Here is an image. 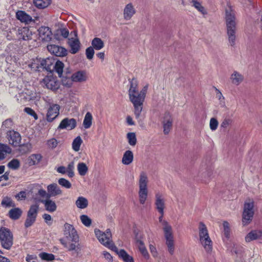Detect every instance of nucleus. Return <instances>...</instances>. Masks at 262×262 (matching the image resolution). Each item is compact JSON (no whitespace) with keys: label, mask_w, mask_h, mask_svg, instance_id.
<instances>
[{"label":"nucleus","mask_w":262,"mask_h":262,"mask_svg":"<svg viewBox=\"0 0 262 262\" xmlns=\"http://www.w3.org/2000/svg\"><path fill=\"white\" fill-rule=\"evenodd\" d=\"M218 121L214 118H212L210 120V128L212 130H215L218 126Z\"/></svg>","instance_id":"nucleus-57"},{"label":"nucleus","mask_w":262,"mask_h":262,"mask_svg":"<svg viewBox=\"0 0 262 262\" xmlns=\"http://www.w3.org/2000/svg\"><path fill=\"white\" fill-rule=\"evenodd\" d=\"M77 170L78 171L79 174L80 176H84L86 173L88 168L86 164L84 163H79L77 165Z\"/></svg>","instance_id":"nucleus-44"},{"label":"nucleus","mask_w":262,"mask_h":262,"mask_svg":"<svg viewBox=\"0 0 262 262\" xmlns=\"http://www.w3.org/2000/svg\"><path fill=\"white\" fill-rule=\"evenodd\" d=\"M136 245L137 246L139 251L142 254V255L145 258H148L149 255L143 241H142L141 239L137 238L136 239Z\"/></svg>","instance_id":"nucleus-25"},{"label":"nucleus","mask_w":262,"mask_h":262,"mask_svg":"<svg viewBox=\"0 0 262 262\" xmlns=\"http://www.w3.org/2000/svg\"><path fill=\"white\" fill-rule=\"evenodd\" d=\"M50 100L47 101V114L46 118L48 122H51L59 115L60 107L59 105L51 103Z\"/></svg>","instance_id":"nucleus-9"},{"label":"nucleus","mask_w":262,"mask_h":262,"mask_svg":"<svg viewBox=\"0 0 262 262\" xmlns=\"http://www.w3.org/2000/svg\"><path fill=\"white\" fill-rule=\"evenodd\" d=\"M16 18L21 22L29 24L32 21V17L24 11H18L16 13Z\"/></svg>","instance_id":"nucleus-23"},{"label":"nucleus","mask_w":262,"mask_h":262,"mask_svg":"<svg viewBox=\"0 0 262 262\" xmlns=\"http://www.w3.org/2000/svg\"><path fill=\"white\" fill-rule=\"evenodd\" d=\"M59 33L63 38H67L69 35V30L66 28H60L58 30Z\"/></svg>","instance_id":"nucleus-63"},{"label":"nucleus","mask_w":262,"mask_h":262,"mask_svg":"<svg viewBox=\"0 0 262 262\" xmlns=\"http://www.w3.org/2000/svg\"><path fill=\"white\" fill-rule=\"evenodd\" d=\"M42 217L44 219L46 223L49 225L50 226L52 224L53 220L51 217V216L47 213H45L42 215Z\"/></svg>","instance_id":"nucleus-59"},{"label":"nucleus","mask_w":262,"mask_h":262,"mask_svg":"<svg viewBox=\"0 0 262 262\" xmlns=\"http://www.w3.org/2000/svg\"><path fill=\"white\" fill-rule=\"evenodd\" d=\"M147 183L148 178L145 172L142 171L140 173L139 181V197L141 204H144L147 198Z\"/></svg>","instance_id":"nucleus-6"},{"label":"nucleus","mask_w":262,"mask_h":262,"mask_svg":"<svg viewBox=\"0 0 262 262\" xmlns=\"http://www.w3.org/2000/svg\"><path fill=\"white\" fill-rule=\"evenodd\" d=\"M1 205L4 208L14 207L16 205L12 198L9 196H4L3 197Z\"/></svg>","instance_id":"nucleus-31"},{"label":"nucleus","mask_w":262,"mask_h":262,"mask_svg":"<svg viewBox=\"0 0 262 262\" xmlns=\"http://www.w3.org/2000/svg\"><path fill=\"white\" fill-rule=\"evenodd\" d=\"M18 150L22 154H26L30 151L31 147V145L29 143H27L23 144H19Z\"/></svg>","instance_id":"nucleus-46"},{"label":"nucleus","mask_w":262,"mask_h":262,"mask_svg":"<svg viewBox=\"0 0 262 262\" xmlns=\"http://www.w3.org/2000/svg\"><path fill=\"white\" fill-rule=\"evenodd\" d=\"M43 82L47 88L53 91L57 90L59 88V82L53 78L46 77L43 79Z\"/></svg>","instance_id":"nucleus-17"},{"label":"nucleus","mask_w":262,"mask_h":262,"mask_svg":"<svg viewBox=\"0 0 262 262\" xmlns=\"http://www.w3.org/2000/svg\"><path fill=\"white\" fill-rule=\"evenodd\" d=\"M41 203L44 205L46 210L50 212H53L56 210L57 205L54 201L47 199L42 200Z\"/></svg>","instance_id":"nucleus-24"},{"label":"nucleus","mask_w":262,"mask_h":262,"mask_svg":"<svg viewBox=\"0 0 262 262\" xmlns=\"http://www.w3.org/2000/svg\"><path fill=\"white\" fill-rule=\"evenodd\" d=\"M129 88L128 96L130 101L133 104L143 103L148 88L147 84L139 92L138 90V81L137 79H129Z\"/></svg>","instance_id":"nucleus-1"},{"label":"nucleus","mask_w":262,"mask_h":262,"mask_svg":"<svg viewBox=\"0 0 262 262\" xmlns=\"http://www.w3.org/2000/svg\"><path fill=\"white\" fill-rule=\"evenodd\" d=\"M60 241L61 243L67 248L69 251L76 250V248H78V243L73 242L71 243L69 241H66L64 239H60Z\"/></svg>","instance_id":"nucleus-38"},{"label":"nucleus","mask_w":262,"mask_h":262,"mask_svg":"<svg viewBox=\"0 0 262 262\" xmlns=\"http://www.w3.org/2000/svg\"><path fill=\"white\" fill-rule=\"evenodd\" d=\"M39 38L44 41H49L52 38V32L51 29L48 27L41 26L38 30Z\"/></svg>","instance_id":"nucleus-15"},{"label":"nucleus","mask_w":262,"mask_h":262,"mask_svg":"<svg viewBox=\"0 0 262 262\" xmlns=\"http://www.w3.org/2000/svg\"><path fill=\"white\" fill-rule=\"evenodd\" d=\"M14 31H16V33L18 34L17 37L19 39L23 40H28L31 37V32L29 31V29L27 27H23L20 29H18L16 31L15 30Z\"/></svg>","instance_id":"nucleus-21"},{"label":"nucleus","mask_w":262,"mask_h":262,"mask_svg":"<svg viewBox=\"0 0 262 262\" xmlns=\"http://www.w3.org/2000/svg\"><path fill=\"white\" fill-rule=\"evenodd\" d=\"M23 213L22 210L18 207H13L8 212L9 217L13 220H17L20 218Z\"/></svg>","instance_id":"nucleus-26"},{"label":"nucleus","mask_w":262,"mask_h":262,"mask_svg":"<svg viewBox=\"0 0 262 262\" xmlns=\"http://www.w3.org/2000/svg\"><path fill=\"white\" fill-rule=\"evenodd\" d=\"M7 136L9 143L14 147H17L20 143L21 138L20 134L14 130L7 132Z\"/></svg>","instance_id":"nucleus-13"},{"label":"nucleus","mask_w":262,"mask_h":262,"mask_svg":"<svg viewBox=\"0 0 262 262\" xmlns=\"http://www.w3.org/2000/svg\"><path fill=\"white\" fill-rule=\"evenodd\" d=\"M77 125V122L74 118H65L61 120L57 127V129H67L71 130L74 129Z\"/></svg>","instance_id":"nucleus-12"},{"label":"nucleus","mask_w":262,"mask_h":262,"mask_svg":"<svg viewBox=\"0 0 262 262\" xmlns=\"http://www.w3.org/2000/svg\"><path fill=\"white\" fill-rule=\"evenodd\" d=\"M73 33L75 37H72L69 39L68 43L71 47V49H79L80 48V42L78 38L77 37V34L75 31L71 32V34Z\"/></svg>","instance_id":"nucleus-29"},{"label":"nucleus","mask_w":262,"mask_h":262,"mask_svg":"<svg viewBox=\"0 0 262 262\" xmlns=\"http://www.w3.org/2000/svg\"><path fill=\"white\" fill-rule=\"evenodd\" d=\"M39 206L37 205H31L27 212V219L25 222V226L28 228L35 222L38 212Z\"/></svg>","instance_id":"nucleus-11"},{"label":"nucleus","mask_w":262,"mask_h":262,"mask_svg":"<svg viewBox=\"0 0 262 262\" xmlns=\"http://www.w3.org/2000/svg\"><path fill=\"white\" fill-rule=\"evenodd\" d=\"M163 225L164 237L166 239V245L167 247L168 251L170 255H173L174 252V245L172 228L166 221L163 222Z\"/></svg>","instance_id":"nucleus-7"},{"label":"nucleus","mask_w":262,"mask_h":262,"mask_svg":"<svg viewBox=\"0 0 262 262\" xmlns=\"http://www.w3.org/2000/svg\"><path fill=\"white\" fill-rule=\"evenodd\" d=\"M64 64L60 61H57L53 66V71L58 74L59 77H62Z\"/></svg>","instance_id":"nucleus-42"},{"label":"nucleus","mask_w":262,"mask_h":262,"mask_svg":"<svg viewBox=\"0 0 262 262\" xmlns=\"http://www.w3.org/2000/svg\"><path fill=\"white\" fill-rule=\"evenodd\" d=\"M33 3L36 7L43 9L51 4V0H33Z\"/></svg>","instance_id":"nucleus-41"},{"label":"nucleus","mask_w":262,"mask_h":262,"mask_svg":"<svg viewBox=\"0 0 262 262\" xmlns=\"http://www.w3.org/2000/svg\"><path fill=\"white\" fill-rule=\"evenodd\" d=\"M13 125V122L11 119H7L5 120L2 124V128L3 130L6 129L11 128Z\"/></svg>","instance_id":"nucleus-51"},{"label":"nucleus","mask_w":262,"mask_h":262,"mask_svg":"<svg viewBox=\"0 0 262 262\" xmlns=\"http://www.w3.org/2000/svg\"><path fill=\"white\" fill-rule=\"evenodd\" d=\"M72 80L75 82H82L86 81L88 76L85 71H79L73 73L72 76Z\"/></svg>","instance_id":"nucleus-19"},{"label":"nucleus","mask_w":262,"mask_h":262,"mask_svg":"<svg viewBox=\"0 0 262 262\" xmlns=\"http://www.w3.org/2000/svg\"><path fill=\"white\" fill-rule=\"evenodd\" d=\"M15 198L17 201L25 200L26 198V192L25 191H21L15 195Z\"/></svg>","instance_id":"nucleus-61"},{"label":"nucleus","mask_w":262,"mask_h":262,"mask_svg":"<svg viewBox=\"0 0 262 262\" xmlns=\"http://www.w3.org/2000/svg\"><path fill=\"white\" fill-rule=\"evenodd\" d=\"M95 234L101 244L113 251H117V247L111 239L112 234L110 229H107L105 232H102L99 229H96Z\"/></svg>","instance_id":"nucleus-3"},{"label":"nucleus","mask_w":262,"mask_h":262,"mask_svg":"<svg viewBox=\"0 0 262 262\" xmlns=\"http://www.w3.org/2000/svg\"><path fill=\"white\" fill-rule=\"evenodd\" d=\"M119 255V257L121 258L124 262H134L133 257L129 255L123 249L115 251Z\"/></svg>","instance_id":"nucleus-27"},{"label":"nucleus","mask_w":262,"mask_h":262,"mask_svg":"<svg viewBox=\"0 0 262 262\" xmlns=\"http://www.w3.org/2000/svg\"><path fill=\"white\" fill-rule=\"evenodd\" d=\"M40 67L46 71L52 73L53 71L54 65L51 63L50 59H42L40 63Z\"/></svg>","instance_id":"nucleus-36"},{"label":"nucleus","mask_w":262,"mask_h":262,"mask_svg":"<svg viewBox=\"0 0 262 262\" xmlns=\"http://www.w3.org/2000/svg\"><path fill=\"white\" fill-rule=\"evenodd\" d=\"M20 166V163L17 159H13L8 163V166L12 169H16Z\"/></svg>","instance_id":"nucleus-53"},{"label":"nucleus","mask_w":262,"mask_h":262,"mask_svg":"<svg viewBox=\"0 0 262 262\" xmlns=\"http://www.w3.org/2000/svg\"><path fill=\"white\" fill-rule=\"evenodd\" d=\"M162 123L164 134L165 135L168 134L172 128L173 124V118L169 113H166L164 114Z\"/></svg>","instance_id":"nucleus-14"},{"label":"nucleus","mask_w":262,"mask_h":262,"mask_svg":"<svg viewBox=\"0 0 262 262\" xmlns=\"http://www.w3.org/2000/svg\"><path fill=\"white\" fill-rule=\"evenodd\" d=\"M93 117L90 112H87L84 116L83 125L85 129L90 128L92 124Z\"/></svg>","instance_id":"nucleus-39"},{"label":"nucleus","mask_w":262,"mask_h":262,"mask_svg":"<svg viewBox=\"0 0 262 262\" xmlns=\"http://www.w3.org/2000/svg\"><path fill=\"white\" fill-rule=\"evenodd\" d=\"M149 250L153 257H156L158 256V254L155 246L150 245Z\"/></svg>","instance_id":"nucleus-64"},{"label":"nucleus","mask_w":262,"mask_h":262,"mask_svg":"<svg viewBox=\"0 0 262 262\" xmlns=\"http://www.w3.org/2000/svg\"><path fill=\"white\" fill-rule=\"evenodd\" d=\"M223 225L224 227V235L227 239H229L230 233L229 224L227 221H225L223 222Z\"/></svg>","instance_id":"nucleus-50"},{"label":"nucleus","mask_w":262,"mask_h":262,"mask_svg":"<svg viewBox=\"0 0 262 262\" xmlns=\"http://www.w3.org/2000/svg\"><path fill=\"white\" fill-rule=\"evenodd\" d=\"M39 257L43 260L51 261L55 259V256L51 253L42 252L39 254Z\"/></svg>","instance_id":"nucleus-49"},{"label":"nucleus","mask_w":262,"mask_h":262,"mask_svg":"<svg viewBox=\"0 0 262 262\" xmlns=\"http://www.w3.org/2000/svg\"><path fill=\"white\" fill-rule=\"evenodd\" d=\"M68 50H52V53L57 56L63 57L67 55Z\"/></svg>","instance_id":"nucleus-60"},{"label":"nucleus","mask_w":262,"mask_h":262,"mask_svg":"<svg viewBox=\"0 0 262 262\" xmlns=\"http://www.w3.org/2000/svg\"><path fill=\"white\" fill-rule=\"evenodd\" d=\"M199 229L200 243L207 252H211L212 250V242L209 237L206 225L203 222H200Z\"/></svg>","instance_id":"nucleus-4"},{"label":"nucleus","mask_w":262,"mask_h":262,"mask_svg":"<svg viewBox=\"0 0 262 262\" xmlns=\"http://www.w3.org/2000/svg\"><path fill=\"white\" fill-rule=\"evenodd\" d=\"M30 163L32 165H35L41 161L42 156L40 154H33L30 156Z\"/></svg>","instance_id":"nucleus-48"},{"label":"nucleus","mask_w":262,"mask_h":262,"mask_svg":"<svg viewBox=\"0 0 262 262\" xmlns=\"http://www.w3.org/2000/svg\"><path fill=\"white\" fill-rule=\"evenodd\" d=\"M24 111L28 114L30 116L33 117L34 119L37 120L38 119V116L35 112L30 107H25L24 109Z\"/></svg>","instance_id":"nucleus-56"},{"label":"nucleus","mask_w":262,"mask_h":262,"mask_svg":"<svg viewBox=\"0 0 262 262\" xmlns=\"http://www.w3.org/2000/svg\"><path fill=\"white\" fill-rule=\"evenodd\" d=\"M64 235V237L62 239H65L66 241L75 243H78L79 241V236L77 231L72 225L65 224Z\"/></svg>","instance_id":"nucleus-10"},{"label":"nucleus","mask_w":262,"mask_h":262,"mask_svg":"<svg viewBox=\"0 0 262 262\" xmlns=\"http://www.w3.org/2000/svg\"><path fill=\"white\" fill-rule=\"evenodd\" d=\"M156 208L160 214H164V209L165 208V200L162 194L160 192H157L155 195Z\"/></svg>","instance_id":"nucleus-16"},{"label":"nucleus","mask_w":262,"mask_h":262,"mask_svg":"<svg viewBox=\"0 0 262 262\" xmlns=\"http://www.w3.org/2000/svg\"><path fill=\"white\" fill-rule=\"evenodd\" d=\"M134 107V114L136 119L138 120L139 122L141 121V113L143 110V103L133 104Z\"/></svg>","instance_id":"nucleus-37"},{"label":"nucleus","mask_w":262,"mask_h":262,"mask_svg":"<svg viewBox=\"0 0 262 262\" xmlns=\"http://www.w3.org/2000/svg\"><path fill=\"white\" fill-rule=\"evenodd\" d=\"M192 6H193L199 12H200L203 15H206L207 14V12L205 8L202 5L200 0H196L192 2Z\"/></svg>","instance_id":"nucleus-40"},{"label":"nucleus","mask_w":262,"mask_h":262,"mask_svg":"<svg viewBox=\"0 0 262 262\" xmlns=\"http://www.w3.org/2000/svg\"><path fill=\"white\" fill-rule=\"evenodd\" d=\"M48 195L50 197L62 194V191L56 183H52L47 186Z\"/></svg>","instance_id":"nucleus-18"},{"label":"nucleus","mask_w":262,"mask_h":262,"mask_svg":"<svg viewBox=\"0 0 262 262\" xmlns=\"http://www.w3.org/2000/svg\"><path fill=\"white\" fill-rule=\"evenodd\" d=\"M82 143V140L80 136H78L75 138L72 142L73 149L75 151H79Z\"/></svg>","instance_id":"nucleus-43"},{"label":"nucleus","mask_w":262,"mask_h":262,"mask_svg":"<svg viewBox=\"0 0 262 262\" xmlns=\"http://www.w3.org/2000/svg\"><path fill=\"white\" fill-rule=\"evenodd\" d=\"M254 202L253 201L246 202L244 204L242 215V222L244 226L249 224L254 215Z\"/></svg>","instance_id":"nucleus-8"},{"label":"nucleus","mask_w":262,"mask_h":262,"mask_svg":"<svg viewBox=\"0 0 262 262\" xmlns=\"http://www.w3.org/2000/svg\"><path fill=\"white\" fill-rule=\"evenodd\" d=\"M230 79L233 84L238 85L243 81L244 76L238 72L234 71L231 74Z\"/></svg>","instance_id":"nucleus-28"},{"label":"nucleus","mask_w":262,"mask_h":262,"mask_svg":"<svg viewBox=\"0 0 262 262\" xmlns=\"http://www.w3.org/2000/svg\"><path fill=\"white\" fill-rule=\"evenodd\" d=\"M80 220L83 225L86 227H89L92 224V221L86 215H82L80 216Z\"/></svg>","instance_id":"nucleus-54"},{"label":"nucleus","mask_w":262,"mask_h":262,"mask_svg":"<svg viewBox=\"0 0 262 262\" xmlns=\"http://www.w3.org/2000/svg\"><path fill=\"white\" fill-rule=\"evenodd\" d=\"M58 144V142L54 138L51 139L47 141V145L50 148H55Z\"/></svg>","instance_id":"nucleus-55"},{"label":"nucleus","mask_w":262,"mask_h":262,"mask_svg":"<svg viewBox=\"0 0 262 262\" xmlns=\"http://www.w3.org/2000/svg\"><path fill=\"white\" fill-rule=\"evenodd\" d=\"M0 242L3 248L10 250L13 244V235L7 228H0Z\"/></svg>","instance_id":"nucleus-5"},{"label":"nucleus","mask_w":262,"mask_h":262,"mask_svg":"<svg viewBox=\"0 0 262 262\" xmlns=\"http://www.w3.org/2000/svg\"><path fill=\"white\" fill-rule=\"evenodd\" d=\"M92 47H88L86 49H101L104 47V42L98 37L94 38L92 41Z\"/></svg>","instance_id":"nucleus-32"},{"label":"nucleus","mask_w":262,"mask_h":262,"mask_svg":"<svg viewBox=\"0 0 262 262\" xmlns=\"http://www.w3.org/2000/svg\"><path fill=\"white\" fill-rule=\"evenodd\" d=\"M74 168V162H71L70 163L67 168H66V172L68 173V176L70 178H72L74 176V172L73 171Z\"/></svg>","instance_id":"nucleus-52"},{"label":"nucleus","mask_w":262,"mask_h":262,"mask_svg":"<svg viewBox=\"0 0 262 262\" xmlns=\"http://www.w3.org/2000/svg\"><path fill=\"white\" fill-rule=\"evenodd\" d=\"M11 152V148L7 145L0 144V160L4 159L7 154Z\"/></svg>","instance_id":"nucleus-34"},{"label":"nucleus","mask_w":262,"mask_h":262,"mask_svg":"<svg viewBox=\"0 0 262 262\" xmlns=\"http://www.w3.org/2000/svg\"><path fill=\"white\" fill-rule=\"evenodd\" d=\"M243 251V247L241 246H234L232 252L235 253L236 254H240Z\"/></svg>","instance_id":"nucleus-62"},{"label":"nucleus","mask_w":262,"mask_h":262,"mask_svg":"<svg viewBox=\"0 0 262 262\" xmlns=\"http://www.w3.org/2000/svg\"><path fill=\"white\" fill-rule=\"evenodd\" d=\"M134 155L131 150H126L123 154L122 162L124 165H129L133 161Z\"/></svg>","instance_id":"nucleus-30"},{"label":"nucleus","mask_w":262,"mask_h":262,"mask_svg":"<svg viewBox=\"0 0 262 262\" xmlns=\"http://www.w3.org/2000/svg\"><path fill=\"white\" fill-rule=\"evenodd\" d=\"M58 183L61 187L66 189H70L72 187V184L68 180L64 178H60L58 180Z\"/></svg>","instance_id":"nucleus-45"},{"label":"nucleus","mask_w":262,"mask_h":262,"mask_svg":"<svg viewBox=\"0 0 262 262\" xmlns=\"http://www.w3.org/2000/svg\"><path fill=\"white\" fill-rule=\"evenodd\" d=\"M135 13L136 10L134 9L133 5L131 3H129L125 6L124 9V18L126 20L130 19V18L135 14Z\"/></svg>","instance_id":"nucleus-22"},{"label":"nucleus","mask_w":262,"mask_h":262,"mask_svg":"<svg viewBox=\"0 0 262 262\" xmlns=\"http://www.w3.org/2000/svg\"><path fill=\"white\" fill-rule=\"evenodd\" d=\"M73 80H72V77L71 78L67 77H63L62 79V82L63 85L70 88L72 85Z\"/></svg>","instance_id":"nucleus-58"},{"label":"nucleus","mask_w":262,"mask_h":262,"mask_svg":"<svg viewBox=\"0 0 262 262\" xmlns=\"http://www.w3.org/2000/svg\"><path fill=\"white\" fill-rule=\"evenodd\" d=\"M88 204V200L83 196H79L75 202L77 207L81 209L86 208Z\"/></svg>","instance_id":"nucleus-33"},{"label":"nucleus","mask_w":262,"mask_h":262,"mask_svg":"<svg viewBox=\"0 0 262 262\" xmlns=\"http://www.w3.org/2000/svg\"><path fill=\"white\" fill-rule=\"evenodd\" d=\"M15 97L17 101L21 103H23L32 99V96L24 92L19 93L18 95H15Z\"/></svg>","instance_id":"nucleus-35"},{"label":"nucleus","mask_w":262,"mask_h":262,"mask_svg":"<svg viewBox=\"0 0 262 262\" xmlns=\"http://www.w3.org/2000/svg\"><path fill=\"white\" fill-rule=\"evenodd\" d=\"M128 143L132 146H135L137 143V139L135 133H128L127 134Z\"/></svg>","instance_id":"nucleus-47"},{"label":"nucleus","mask_w":262,"mask_h":262,"mask_svg":"<svg viewBox=\"0 0 262 262\" xmlns=\"http://www.w3.org/2000/svg\"><path fill=\"white\" fill-rule=\"evenodd\" d=\"M261 238H262V230H254L250 231L245 236V241L248 243Z\"/></svg>","instance_id":"nucleus-20"},{"label":"nucleus","mask_w":262,"mask_h":262,"mask_svg":"<svg viewBox=\"0 0 262 262\" xmlns=\"http://www.w3.org/2000/svg\"><path fill=\"white\" fill-rule=\"evenodd\" d=\"M225 20L228 40L231 45L233 46L236 39V23L234 12L231 7L226 9Z\"/></svg>","instance_id":"nucleus-2"}]
</instances>
